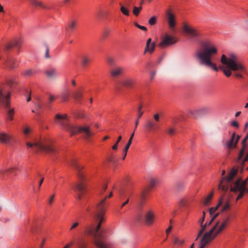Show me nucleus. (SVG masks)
Returning a JSON list of instances; mask_svg holds the SVG:
<instances>
[{"instance_id": "37998d69", "label": "nucleus", "mask_w": 248, "mask_h": 248, "mask_svg": "<svg viewBox=\"0 0 248 248\" xmlns=\"http://www.w3.org/2000/svg\"><path fill=\"white\" fill-rule=\"evenodd\" d=\"M122 137L120 135L118 137L117 140L116 142V143L113 145L112 147V149L113 150H117L118 149V144L119 143V142L122 140Z\"/></svg>"}, {"instance_id": "bf43d9fd", "label": "nucleus", "mask_w": 248, "mask_h": 248, "mask_svg": "<svg viewBox=\"0 0 248 248\" xmlns=\"http://www.w3.org/2000/svg\"><path fill=\"white\" fill-rule=\"evenodd\" d=\"M109 33V31L108 30H105L103 33V37L105 38H107Z\"/></svg>"}, {"instance_id": "69168bd1", "label": "nucleus", "mask_w": 248, "mask_h": 248, "mask_svg": "<svg viewBox=\"0 0 248 248\" xmlns=\"http://www.w3.org/2000/svg\"><path fill=\"white\" fill-rule=\"evenodd\" d=\"M155 74H156V72L155 71H153L152 72V73H151V76H150V79L151 80H153L155 76Z\"/></svg>"}, {"instance_id": "49530a36", "label": "nucleus", "mask_w": 248, "mask_h": 248, "mask_svg": "<svg viewBox=\"0 0 248 248\" xmlns=\"http://www.w3.org/2000/svg\"><path fill=\"white\" fill-rule=\"evenodd\" d=\"M82 97V94L81 93L76 92L73 94V97L77 101H78Z\"/></svg>"}, {"instance_id": "c85d7f7f", "label": "nucleus", "mask_w": 248, "mask_h": 248, "mask_svg": "<svg viewBox=\"0 0 248 248\" xmlns=\"http://www.w3.org/2000/svg\"><path fill=\"white\" fill-rule=\"evenodd\" d=\"M91 59L87 55H84L81 57V63L83 67H86L90 62Z\"/></svg>"}, {"instance_id": "20e7f679", "label": "nucleus", "mask_w": 248, "mask_h": 248, "mask_svg": "<svg viewBox=\"0 0 248 248\" xmlns=\"http://www.w3.org/2000/svg\"><path fill=\"white\" fill-rule=\"evenodd\" d=\"M220 62L223 65L219 66V68L223 71L225 75L227 77L231 76V70L239 72L245 71L244 65L238 61L235 54H231L228 57H226L225 54H222Z\"/></svg>"}, {"instance_id": "6ab92c4d", "label": "nucleus", "mask_w": 248, "mask_h": 248, "mask_svg": "<svg viewBox=\"0 0 248 248\" xmlns=\"http://www.w3.org/2000/svg\"><path fill=\"white\" fill-rule=\"evenodd\" d=\"M124 68L120 66H116L110 71V76L113 78H116L123 74Z\"/></svg>"}, {"instance_id": "680f3d73", "label": "nucleus", "mask_w": 248, "mask_h": 248, "mask_svg": "<svg viewBox=\"0 0 248 248\" xmlns=\"http://www.w3.org/2000/svg\"><path fill=\"white\" fill-rule=\"evenodd\" d=\"M136 219L138 221H141L142 219V215L141 214H139L137 215L136 217Z\"/></svg>"}, {"instance_id": "c9c22d12", "label": "nucleus", "mask_w": 248, "mask_h": 248, "mask_svg": "<svg viewBox=\"0 0 248 248\" xmlns=\"http://www.w3.org/2000/svg\"><path fill=\"white\" fill-rule=\"evenodd\" d=\"M130 141H128L124 148L123 150L124 156L123 157V160H124L126 156L127 151L131 145Z\"/></svg>"}, {"instance_id": "a19ab883", "label": "nucleus", "mask_w": 248, "mask_h": 248, "mask_svg": "<svg viewBox=\"0 0 248 248\" xmlns=\"http://www.w3.org/2000/svg\"><path fill=\"white\" fill-rule=\"evenodd\" d=\"M142 9V7L141 6H140L139 7H136V6H134L133 7V14L135 16H138L140 11Z\"/></svg>"}, {"instance_id": "1a4fd4ad", "label": "nucleus", "mask_w": 248, "mask_h": 248, "mask_svg": "<svg viewBox=\"0 0 248 248\" xmlns=\"http://www.w3.org/2000/svg\"><path fill=\"white\" fill-rule=\"evenodd\" d=\"M183 30L185 34L191 39H197L202 36V34L198 28L187 23L183 24Z\"/></svg>"}, {"instance_id": "4d7b16f0", "label": "nucleus", "mask_w": 248, "mask_h": 248, "mask_svg": "<svg viewBox=\"0 0 248 248\" xmlns=\"http://www.w3.org/2000/svg\"><path fill=\"white\" fill-rule=\"evenodd\" d=\"M175 129L174 128L170 127L168 129V133L170 135H173L175 134Z\"/></svg>"}, {"instance_id": "f704fd0d", "label": "nucleus", "mask_w": 248, "mask_h": 248, "mask_svg": "<svg viewBox=\"0 0 248 248\" xmlns=\"http://www.w3.org/2000/svg\"><path fill=\"white\" fill-rule=\"evenodd\" d=\"M31 4L35 6H40L43 8H45V7L43 5V3L41 2H40L37 0H29Z\"/></svg>"}, {"instance_id": "a878e982", "label": "nucleus", "mask_w": 248, "mask_h": 248, "mask_svg": "<svg viewBox=\"0 0 248 248\" xmlns=\"http://www.w3.org/2000/svg\"><path fill=\"white\" fill-rule=\"evenodd\" d=\"M134 84V80L130 78H124L122 82V85L128 88H132Z\"/></svg>"}, {"instance_id": "cd10ccee", "label": "nucleus", "mask_w": 248, "mask_h": 248, "mask_svg": "<svg viewBox=\"0 0 248 248\" xmlns=\"http://www.w3.org/2000/svg\"><path fill=\"white\" fill-rule=\"evenodd\" d=\"M78 248H88V242L85 239H80L77 243Z\"/></svg>"}, {"instance_id": "7c9ffc66", "label": "nucleus", "mask_w": 248, "mask_h": 248, "mask_svg": "<svg viewBox=\"0 0 248 248\" xmlns=\"http://www.w3.org/2000/svg\"><path fill=\"white\" fill-rule=\"evenodd\" d=\"M247 141H245L243 142V140L242 141L241 144H242V149H241L240 151V153L239 155V158H242L244 155V153L246 150V148L247 147Z\"/></svg>"}, {"instance_id": "aec40b11", "label": "nucleus", "mask_w": 248, "mask_h": 248, "mask_svg": "<svg viewBox=\"0 0 248 248\" xmlns=\"http://www.w3.org/2000/svg\"><path fill=\"white\" fill-rule=\"evenodd\" d=\"M12 137L8 133L0 131V142L3 144H8L10 143Z\"/></svg>"}, {"instance_id": "58836bf2", "label": "nucleus", "mask_w": 248, "mask_h": 248, "mask_svg": "<svg viewBox=\"0 0 248 248\" xmlns=\"http://www.w3.org/2000/svg\"><path fill=\"white\" fill-rule=\"evenodd\" d=\"M185 187V185L183 182H178L175 185L176 189L178 191L183 190Z\"/></svg>"}, {"instance_id": "9d476101", "label": "nucleus", "mask_w": 248, "mask_h": 248, "mask_svg": "<svg viewBox=\"0 0 248 248\" xmlns=\"http://www.w3.org/2000/svg\"><path fill=\"white\" fill-rule=\"evenodd\" d=\"M10 93L5 86H1L0 87V106L5 108H8L10 106Z\"/></svg>"}, {"instance_id": "3c124183", "label": "nucleus", "mask_w": 248, "mask_h": 248, "mask_svg": "<svg viewBox=\"0 0 248 248\" xmlns=\"http://www.w3.org/2000/svg\"><path fill=\"white\" fill-rule=\"evenodd\" d=\"M218 213L216 214L215 215H214L213 216V217H212V219L208 222H206V223H207V227H208L209 226H210L212 222L214 221V220L218 216Z\"/></svg>"}, {"instance_id": "864d4df0", "label": "nucleus", "mask_w": 248, "mask_h": 248, "mask_svg": "<svg viewBox=\"0 0 248 248\" xmlns=\"http://www.w3.org/2000/svg\"><path fill=\"white\" fill-rule=\"evenodd\" d=\"M134 25L136 27H137L138 28H139L142 31H147V28L145 27L141 26V25L138 24L137 23H134Z\"/></svg>"}, {"instance_id": "f257e3e1", "label": "nucleus", "mask_w": 248, "mask_h": 248, "mask_svg": "<svg viewBox=\"0 0 248 248\" xmlns=\"http://www.w3.org/2000/svg\"><path fill=\"white\" fill-rule=\"evenodd\" d=\"M110 192L108 196L105 197L96 205L95 210L93 214V220L96 226L89 227L86 229L87 233L93 238V242L96 248H109V244L100 230L101 223L105 221V214L107 203L106 202L108 198L112 196Z\"/></svg>"}, {"instance_id": "09e8293b", "label": "nucleus", "mask_w": 248, "mask_h": 248, "mask_svg": "<svg viewBox=\"0 0 248 248\" xmlns=\"http://www.w3.org/2000/svg\"><path fill=\"white\" fill-rule=\"evenodd\" d=\"M156 19L155 16H152L149 20V23L151 25H154L156 23Z\"/></svg>"}, {"instance_id": "7ed1b4c3", "label": "nucleus", "mask_w": 248, "mask_h": 248, "mask_svg": "<svg viewBox=\"0 0 248 248\" xmlns=\"http://www.w3.org/2000/svg\"><path fill=\"white\" fill-rule=\"evenodd\" d=\"M237 171L235 169H232L226 177L222 178L218 186V189L224 191H226L230 187L232 191L239 192L236 198L237 201L243 196L244 193H248V188H246V181H242L241 178H237L236 180L232 183Z\"/></svg>"}, {"instance_id": "b1692460", "label": "nucleus", "mask_w": 248, "mask_h": 248, "mask_svg": "<svg viewBox=\"0 0 248 248\" xmlns=\"http://www.w3.org/2000/svg\"><path fill=\"white\" fill-rule=\"evenodd\" d=\"M168 22L170 28H173L175 26V16L170 12L167 13Z\"/></svg>"}, {"instance_id": "774afa93", "label": "nucleus", "mask_w": 248, "mask_h": 248, "mask_svg": "<svg viewBox=\"0 0 248 248\" xmlns=\"http://www.w3.org/2000/svg\"><path fill=\"white\" fill-rule=\"evenodd\" d=\"M44 179V178L43 177H42L39 182V186H38V190H39L40 189V187H41L42 183H43Z\"/></svg>"}, {"instance_id": "c756f323", "label": "nucleus", "mask_w": 248, "mask_h": 248, "mask_svg": "<svg viewBox=\"0 0 248 248\" xmlns=\"http://www.w3.org/2000/svg\"><path fill=\"white\" fill-rule=\"evenodd\" d=\"M200 224L201 229L198 232L197 237L196 238V240H197L202 235V234L203 233V232H204L206 228H207V223H205L204 224H203V223Z\"/></svg>"}, {"instance_id": "603ef678", "label": "nucleus", "mask_w": 248, "mask_h": 248, "mask_svg": "<svg viewBox=\"0 0 248 248\" xmlns=\"http://www.w3.org/2000/svg\"><path fill=\"white\" fill-rule=\"evenodd\" d=\"M78 225H79L78 222H74L72 224L71 227H70L69 231H72L74 230L78 226Z\"/></svg>"}, {"instance_id": "f8f14e48", "label": "nucleus", "mask_w": 248, "mask_h": 248, "mask_svg": "<svg viewBox=\"0 0 248 248\" xmlns=\"http://www.w3.org/2000/svg\"><path fill=\"white\" fill-rule=\"evenodd\" d=\"M177 40L174 37L166 34L164 37L162 38L161 42L159 43L158 46L163 48L175 44Z\"/></svg>"}, {"instance_id": "bb28decb", "label": "nucleus", "mask_w": 248, "mask_h": 248, "mask_svg": "<svg viewBox=\"0 0 248 248\" xmlns=\"http://www.w3.org/2000/svg\"><path fill=\"white\" fill-rule=\"evenodd\" d=\"M142 108H143V105L141 104H140L137 108L138 115H137V120L135 122V129L137 128V127L138 125L139 121L140 119V117L142 116V115L143 114V111L142 110Z\"/></svg>"}, {"instance_id": "4468645a", "label": "nucleus", "mask_w": 248, "mask_h": 248, "mask_svg": "<svg viewBox=\"0 0 248 248\" xmlns=\"http://www.w3.org/2000/svg\"><path fill=\"white\" fill-rule=\"evenodd\" d=\"M209 112V108L203 107L194 109L189 110L190 113L195 119H199L202 116L207 114Z\"/></svg>"}, {"instance_id": "13d9d810", "label": "nucleus", "mask_w": 248, "mask_h": 248, "mask_svg": "<svg viewBox=\"0 0 248 248\" xmlns=\"http://www.w3.org/2000/svg\"><path fill=\"white\" fill-rule=\"evenodd\" d=\"M45 57L46 59H49L50 57L49 55V47L47 46H46V53Z\"/></svg>"}, {"instance_id": "393cba45", "label": "nucleus", "mask_w": 248, "mask_h": 248, "mask_svg": "<svg viewBox=\"0 0 248 248\" xmlns=\"http://www.w3.org/2000/svg\"><path fill=\"white\" fill-rule=\"evenodd\" d=\"M120 11L125 16H128L129 15V10L128 7L130 6L129 3L125 2L124 4L120 3Z\"/></svg>"}, {"instance_id": "f3484780", "label": "nucleus", "mask_w": 248, "mask_h": 248, "mask_svg": "<svg viewBox=\"0 0 248 248\" xmlns=\"http://www.w3.org/2000/svg\"><path fill=\"white\" fill-rule=\"evenodd\" d=\"M17 170L18 168L16 167H11L5 169L0 168V178L2 179H5L8 174L12 173H14V174L16 175L15 172Z\"/></svg>"}, {"instance_id": "4c0bfd02", "label": "nucleus", "mask_w": 248, "mask_h": 248, "mask_svg": "<svg viewBox=\"0 0 248 248\" xmlns=\"http://www.w3.org/2000/svg\"><path fill=\"white\" fill-rule=\"evenodd\" d=\"M76 21L75 20H72L68 23V29L71 31H73L76 27Z\"/></svg>"}, {"instance_id": "f03ea898", "label": "nucleus", "mask_w": 248, "mask_h": 248, "mask_svg": "<svg viewBox=\"0 0 248 248\" xmlns=\"http://www.w3.org/2000/svg\"><path fill=\"white\" fill-rule=\"evenodd\" d=\"M217 53V48L213 45L204 43L195 52L194 56L200 65L218 71V68L214 62V56Z\"/></svg>"}, {"instance_id": "dca6fc26", "label": "nucleus", "mask_w": 248, "mask_h": 248, "mask_svg": "<svg viewBox=\"0 0 248 248\" xmlns=\"http://www.w3.org/2000/svg\"><path fill=\"white\" fill-rule=\"evenodd\" d=\"M46 77L49 80H54L58 77V71L54 67H50L45 71Z\"/></svg>"}, {"instance_id": "423d86ee", "label": "nucleus", "mask_w": 248, "mask_h": 248, "mask_svg": "<svg viewBox=\"0 0 248 248\" xmlns=\"http://www.w3.org/2000/svg\"><path fill=\"white\" fill-rule=\"evenodd\" d=\"M28 148H31L34 152H41L50 155H54L58 153V149L54 146L49 140H37L33 139L30 141L26 142Z\"/></svg>"}, {"instance_id": "c03bdc74", "label": "nucleus", "mask_w": 248, "mask_h": 248, "mask_svg": "<svg viewBox=\"0 0 248 248\" xmlns=\"http://www.w3.org/2000/svg\"><path fill=\"white\" fill-rule=\"evenodd\" d=\"M107 188V184L106 183H104L102 184L101 187L100 188V194H103L104 192L105 191V190Z\"/></svg>"}, {"instance_id": "e433bc0d", "label": "nucleus", "mask_w": 248, "mask_h": 248, "mask_svg": "<svg viewBox=\"0 0 248 248\" xmlns=\"http://www.w3.org/2000/svg\"><path fill=\"white\" fill-rule=\"evenodd\" d=\"M14 113V108H11L7 112V117L10 120L12 121L13 120Z\"/></svg>"}, {"instance_id": "2f4dec72", "label": "nucleus", "mask_w": 248, "mask_h": 248, "mask_svg": "<svg viewBox=\"0 0 248 248\" xmlns=\"http://www.w3.org/2000/svg\"><path fill=\"white\" fill-rule=\"evenodd\" d=\"M17 83V81L15 77H11L7 79V84L8 86L12 87Z\"/></svg>"}, {"instance_id": "5fc2aeb1", "label": "nucleus", "mask_w": 248, "mask_h": 248, "mask_svg": "<svg viewBox=\"0 0 248 248\" xmlns=\"http://www.w3.org/2000/svg\"><path fill=\"white\" fill-rule=\"evenodd\" d=\"M31 131V129L30 127H26L24 129L23 132L26 136H28Z\"/></svg>"}, {"instance_id": "6e6d98bb", "label": "nucleus", "mask_w": 248, "mask_h": 248, "mask_svg": "<svg viewBox=\"0 0 248 248\" xmlns=\"http://www.w3.org/2000/svg\"><path fill=\"white\" fill-rule=\"evenodd\" d=\"M205 214H206V213L205 211L202 212V217H201V218H200L199 220V221H198L199 224H202L203 223L204 219H205Z\"/></svg>"}, {"instance_id": "79ce46f5", "label": "nucleus", "mask_w": 248, "mask_h": 248, "mask_svg": "<svg viewBox=\"0 0 248 248\" xmlns=\"http://www.w3.org/2000/svg\"><path fill=\"white\" fill-rule=\"evenodd\" d=\"M34 106H35L36 111L32 109V112L33 113L36 112L37 114H38L39 111L42 108V104H40V103H35Z\"/></svg>"}, {"instance_id": "9b49d317", "label": "nucleus", "mask_w": 248, "mask_h": 248, "mask_svg": "<svg viewBox=\"0 0 248 248\" xmlns=\"http://www.w3.org/2000/svg\"><path fill=\"white\" fill-rule=\"evenodd\" d=\"M153 118L154 120H149L145 124V127L149 132H155L159 128L160 114L156 113L153 115Z\"/></svg>"}, {"instance_id": "052dcab7", "label": "nucleus", "mask_w": 248, "mask_h": 248, "mask_svg": "<svg viewBox=\"0 0 248 248\" xmlns=\"http://www.w3.org/2000/svg\"><path fill=\"white\" fill-rule=\"evenodd\" d=\"M107 62L109 64H112L114 62V60L111 57H108L107 58Z\"/></svg>"}, {"instance_id": "6e6552de", "label": "nucleus", "mask_w": 248, "mask_h": 248, "mask_svg": "<svg viewBox=\"0 0 248 248\" xmlns=\"http://www.w3.org/2000/svg\"><path fill=\"white\" fill-rule=\"evenodd\" d=\"M230 220L229 216L223 217L220 221H217L214 225L208 232L205 233L209 234V238L213 240L221 232H222L228 225Z\"/></svg>"}, {"instance_id": "8fccbe9b", "label": "nucleus", "mask_w": 248, "mask_h": 248, "mask_svg": "<svg viewBox=\"0 0 248 248\" xmlns=\"http://www.w3.org/2000/svg\"><path fill=\"white\" fill-rule=\"evenodd\" d=\"M230 204L228 202H227L225 204H224V206L223 207L221 211H225L226 210H227L230 209Z\"/></svg>"}, {"instance_id": "a211bd4d", "label": "nucleus", "mask_w": 248, "mask_h": 248, "mask_svg": "<svg viewBox=\"0 0 248 248\" xmlns=\"http://www.w3.org/2000/svg\"><path fill=\"white\" fill-rule=\"evenodd\" d=\"M155 47V42L152 43V39L151 38H149L147 39L146 47L145 48V50L144 53L145 54L147 52H149L150 54H152L154 51Z\"/></svg>"}, {"instance_id": "2eb2a0df", "label": "nucleus", "mask_w": 248, "mask_h": 248, "mask_svg": "<svg viewBox=\"0 0 248 248\" xmlns=\"http://www.w3.org/2000/svg\"><path fill=\"white\" fill-rule=\"evenodd\" d=\"M158 180L157 179H155L154 178H151L149 179V187H145L143 189H142L140 195V198L141 200H143L145 199L146 195L147 193L149 191L150 189L152 188L154 186H155L158 183Z\"/></svg>"}, {"instance_id": "4be33fe9", "label": "nucleus", "mask_w": 248, "mask_h": 248, "mask_svg": "<svg viewBox=\"0 0 248 248\" xmlns=\"http://www.w3.org/2000/svg\"><path fill=\"white\" fill-rule=\"evenodd\" d=\"M155 218V214L152 210H149L145 214V219L146 223L150 225L154 222Z\"/></svg>"}, {"instance_id": "39448f33", "label": "nucleus", "mask_w": 248, "mask_h": 248, "mask_svg": "<svg viewBox=\"0 0 248 248\" xmlns=\"http://www.w3.org/2000/svg\"><path fill=\"white\" fill-rule=\"evenodd\" d=\"M69 164L77 171L78 179V182L75 183L72 186V188L77 193V198L78 200H81L82 195L86 191V179L81 172V170L84 169V167L78 164L76 159H72Z\"/></svg>"}, {"instance_id": "0eeeda50", "label": "nucleus", "mask_w": 248, "mask_h": 248, "mask_svg": "<svg viewBox=\"0 0 248 248\" xmlns=\"http://www.w3.org/2000/svg\"><path fill=\"white\" fill-rule=\"evenodd\" d=\"M55 119L65 120L62 121L61 122V124L65 129L71 134V135L82 133L84 135L85 138L88 139L91 137L93 135V133L90 130L89 126H80L69 123L68 120L66 119V115H62L60 114H56L55 115Z\"/></svg>"}, {"instance_id": "e2e57ef3", "label": "nucleus", "mask_w": 248, "mask_h": 248, "mask_svg": "<svg viewBox=\"0 0 248 248\" xmlns=\"http://www.w3.org/2000/svg\"><path fill=\"white\" fill-rule=\"evenodd\" d=\"M231 125L232 126L235 127L236 128H238L239 127V124H238V123L236 121H232V122Z\"/></svg>"}, {"instance_id": "412c9836", "label": "nucleus", "mask_w": 248, "mask_h": 248, "mask_svg": "<svg viewBox=\"0 0 248 248\" xmlns=\"http://www.w3.org/2000/svg\"><path fill=\"white\" fill-rule=\"evenodd\" d=\"M209 234L205 233L202 237L200 244L199 248H204L206 245L209 244L212 240L209 238Z\"/></svg>"}, {"instance_id": "de8ad7c7", "label": "nucleus", "mask_w": 248, "mask_h": 248, "mask_svg": "<svg viewBox=\"0 0 248 248\" xmlns=\"http://www.w3.org/2000/svg\"><path fill=\"white\" fill-rule=\"evenodd\" d=\"M33 71L31 69H27L25 70L24 75L27 77H30L33 74Z\"/></svg>"}, {"instance_id": "473e14b6", "label": "nucleus", "mask_w": 248, "mask_h": 248, "mask_svg": "<svg viewBox=\"0 0 248 248\" xmlns=\"http://www.w3.org/2000/svg\"><path fill=\"white\" fill-rule=\"evenodd\" d=\"M222 202L220 200L218 204L215 207H211L209 209V213L211 216H213L215 212L217 210L218 207L222 204Z\"/></svg>"}, {"instance_id": "0e129e2a", "label": "nucleus", "mask_w": 248, "mask_h": 248, "mask_svg": "<svg viewBox=\"0 0 248 248\" xmlns=\"http://www.w3.org/2000/svg\"><path fill=\"white\" fill-rule=\"evenodd\" d=\"M55 98V96H53V95H51V94L49 95V101L50 103L52 102L54 100Z\"/></svg>"}, {"instance_id": "ddd939ff", "label": "nucleus", "mask_w": 248, "mask_h": 248, "mask_svg": "<svg viewBox=\"0 0 248 248\" xmlns=\"http://www.w3.org/2000/svg\"><path fill=\"white\" fill-rule=\"evenodd\" d=\"M240 136L239 135L236 136L235 132L233 133L231 136L230 140L226 141L225 147L228 150H232L236 147L237 143L240 140Z\"/></svg>"}, {"instance_id": "5701e85b", "label": "nucleus", "mask_w": 248, "mask_h": 248, "mask_svg": "<svg viewBox=\"0 0 248 248\" xmlns=\"http://www.w3.org/2000/svg\"><path fill=\"white\" fill-rule=\"evenodd\" d=\"M14 47H18L19 48L20 47V40L16 39L13 41L12 42H11L6 45L5 48V53L8 51L12 48Z\"/></svg>"}, {"instance_id": "338daca9", "label": "nucleus", "mask_w": 248, "mask_h": 248, "mask_svg": "<svg viewBox=\"0 0 248 248\" xmlns=\"http://www.w3.org/2000/svg\"><path fill=\"white\" fill-rule=\"evenodd\" d=\"M54 197H55V195H53L51 196V197L50 198V199L48 201L49 204H51L52 203V202H53L54 199Z\"/></svg>"}, {"instance_id": "a18cd8bd", "label": "nucleus", "mask_w": 248, "mask_h": 248, "mask_svg": "<svg viewBox=\"0 0 248 248\" xmlns=\"http://www.w3.org/2000/svg\"><path fill=\"white\" fill-rule=\"evenodd\" d=\"M184 242H185L184 239H180L177 237H175L174 239V244H175L176 245H183L184 244Z\"/></svg>"}, {"instance_id": "ea45409f", "label": "nucleus", "mask_w": 248, "mask_h": 248, "mask_svg": "<svg viewBox=\"0 0 248 248\" xmlns=\"http://www.w3.org/2000/svg\"><path fill=\"white\" fill-rule=\"evenodd\" d=\"M213 196V193L211 192L204 200L203 204L205 205H208Z\"/></svg>"}, {"instance_id": "72a5a7b5", "label": "nucleus", "mask_w": 248, "mask_h": 248, "mask_svg": "<svg viewBox=\"0 0 248 248\" xmlns=\"http://www.w3.org/2000/svg\"><path fill=\"white\" fill-rule=\"evenodd\" d=\"M69 94L67 92L64 91L62 93L61 98L62 102H67L69 99Z\"/></svg>"}]
</instances>
